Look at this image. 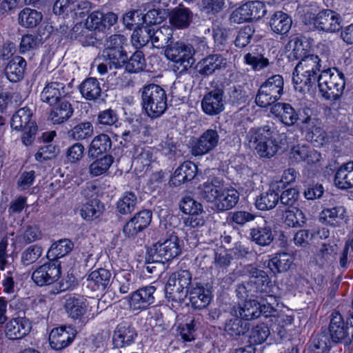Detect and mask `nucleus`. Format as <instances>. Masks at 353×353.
Returning <instances> with one entry per match:
<instances>
[{
  "label": "nucleus",
  "mask_w": 353,
  "mask_h": 353,
  "mask_svg": "<svg viewBox=\"0 0 353 353\" xmlns=\"http://www.w3.org/2000/svg\"><path fill=\"white\" fill-rule=\"evenodd\" d=\"M227 60L220 54H214L203 58L198 64L199 73L204 77H208L216 71L225 68Z\"/></svg>",
  "instance_id": "nucleus-26"
},
{
  "label": "nucleus",
  "mask_w": 353,
  "mask_h": 353,
  "mask_svg": "<svg viewBox=\"0 0 353 353\" xmlns=\"http://www.w3.org/2000/svg\"><path fill=\"white\" fill-rule=\"evenodd\" d=\"M50 114V119L53 123H62L73 114L72 105L65 99L59 101Z\"/></svg>",
  "instance_id": "nucleus-40"
},
{
  "label": "nucleus",
  "mask_w": 353,
  "mask_h": 353,
  "mask_svg": "<svg viewBox=\"0 0 353 353\" xmlns=\"http://www.w3.org/2000/svg\"><path fill=\"white\" fill-rule=\"evenodd\" d=\"M112 273L107 269L99 268L92 271L88 276V285L95 290L103 291L111 283Z\"/></svg>",
  "instance_id": "nucleus-35"
},
{
  "label": "nucleus",
  "mask_w": 353,
  "mask_h": 353,
  "mask_svg": "<svg viewBox=\"0 0 353 353\" xmlns=\"http://www.w3.org/2000/svg\"><path fill=\"white\" fill-rule=\"evenodd\" d=\"M292 20L285 12L276 11L271 14L269 25L271 30L276 34L284 35L291 29Z\"/></svg>",
  "instance_id": "nucleus-30"
},
{
  "label": "nucleus",
  "mask_w": 353,
  "mask_h": 353,
  "mask_svg": "<svg viewBox=\"0 0 353 353\" xmlns=\"http://www.w3.org/2000/svg\"><path fill=\"white\" fill-rule=\"evenodd\" d=\"M79 91L85 99L95 101L101 94V88L99 81L96 78H88L79 85Z\"/></svg>",
  "instance_id": "nucleus-45"
},
{
  "label": "nucleus",
  "mask_w": 353,
  "mask_h": 353,
  "mask_svg": "<svg viewBox=\"0 0 353 353\" xmlns=\"http://www.w3.org/2000/svg\"><path fill=\"white\" fill-rule=\"evenodd\" d=\"M11 127L17 131L23 132L21 139L24 145H29L34 141L37 132V125L29 108H21L13 114Z\"/></svg>",
  "instance_id": "nucleus-9"
},
{
  "label": "nucleus",
  "mask_w": 353,
  "mask_h": 353,
  "mask_svg": "<svg viewBox=\"0 0 353 353\" xmlns=\"http://www.w3.org/2000/svg\"><path fill=\"white\" fill-rule=\"evenodd\" d=\"M239 199V193L235 189L223 188L214 207L217 211H225L234 208Z\"/></svg>",
  "instance_id": "nucleus-43"
},
{
  "label": "nucleus",
  "mask_w": 353,
  "mask_h": 353,
  "mask_svg": "<svg viewBox=\"0 0 353 353\" xmlns=\"http://www.w3.org/2000/svg\"><path fill=\"white\" fill-rule=\"evenodd\" d=\"M270 112L286 126H292L300 119L298 112L289 103H276Z\"/></svg>",
  "instance_id": "nucleus-23"
},
{
  "label": "nucleus",
  "mask_w": 353,
  "mask_h": 353,
  "mask_svg": "<svg viewBox=\"0 0 353 353\" xmlns=\"http://www.w3.org/2000/svg\"><path fill=\"white\" fill-rule=\"evenodd\" d=\"M43 248L38 245H32L26 248L21 254V263L25 266L36 262L42 255Z\"/></svg>",
  "instance_id": "nucleus-62"
},
{
  "label": "nucleus",
  "mask_w": 353,
  "mask_h": 353,
  "mask_svg": "<svg viewBox=\"0 0 353 353\" xmlns=\"http://www.w3.org/2000/svg\"><path fill=\"white\" fill-rule=\"evenodd\" d=\"M250 330V323L237 315V312L232 310L231 316L226 319L224 331L231 338L238 339Z\"/></svg>",
  "instance_id": "nucleus-22"
},
{
  "label": "nucleus",
  "mask_w": 353,
  "mask_h": 353,
  "mask_svg": "<svg viewBox=\"0 0 353 353\" xmlns=\"http://www.w3.org/2000/svg\"><path fill=\"white\" fill-rule=\"evenodd\" d=\"M266 13L264 3L259 1H248L234 10L230 17L231 23H243L261 19Z\"/></svg>",
  "instance_id": "nucleus-12"
},
{
  "label": "nucleus",
  "mask_w": 353,
  "mask_h": 353,
  "mask_svg": "<svg viewBox=\"0 0 353 353\" xmlns=\"http://www.w3.org/2000/svg\"><path fill=\"white\" fill-rule=\"evenodd\" d=\"M243 272L249 276L248 281L256 298L268 296L270 300H275L271 293L270 279L267 273L250 264L243 268Z\"/></svg>",
  "instance_id": "nucleus-11"
},
{
  "label": "nucleus",
  "mask_w": 353,
  "mask_h": 353,
  "mask_svg": "<svg viewBox=\"0 0 353 353\" xmlns=\"http://www.w3.org/2000/svg\"><path fill=\"white\" fill-rule=\"evenodd\" d=\"M153 149L148 146H137L134 148L132 165L135 170L141 172L144 168H148L153 158Z\"/></svg>",
  "instance_id": "nucleus-37"
},
{
  "label": "nucleus",
  "mask_w": 353,
  "mask_h": 353,
  "mask_svg": "<svg viewBox=\"0 0 353 353\" xmlns=\"http://www.w3.org/2000/svg\"><path fill=\"white\" fill-rule=\"evenodd\" d=\"M292 263V256L286 253H278L268 261V267L273 273L286 272Z\"/></svg>",
  "instance_id": "nucleus-47"
},
{
  "label": "nucleus",
  "mask_w": 353,
  "mask_h": 353,
  "mask_svg": "<svg viewBox=\"0 0 353 353\" xmlns=\"http://www.w3.org/2000/svg\"><path fill=\"white\" fill-rule=\"evenodd\" d=\"M274 128L265 125L250 131V142H253L256 152L263 158H271L279 150L278 142L273 137Z\"/></svg>",
  "instance_id": "nucleus-4"
},
{
  "label": "nucleus",
  "mask_w": 353,
  "mask_h": 353,
  "mask_svg": "<svg viewBox=\"0 0 353 353\" xmlns=\"http://www.w3.org/2000/svg\"><path fill=\"white\" fill-rule=\"evenodd\" d=\"M290 159L296 162L305 161L308 164L316 163L321 159V154L306 145L294 146L290 151Z\"/></svg>",
  "instance_id": "nucleus-28"
},
{
  "label": "nucleus",
  "mask_w": 353,
  "mask_h": 353,
  "mask_svg": "<svg viewBox=\"0 0 353 353\" xmlns=\"http://www.w3.org/2000/svg\"><path fill=\"white\" fill-rule=\"evenodd\" d=\"M137 334L135 329L127 322L119 323L113 334V344L115 347H123L130 345L137 337Z\"/></svg>",
  "instance_id": "nucleus-24"
},
{
  "label": "nucleus",
  "mask_w": 353,
  "mask_h": 353,
  "mask_svg": "<svg viewBox=\"0 0 353 353\" xmlns=\"http://www.w3.org/2000/svg\"><path fill=\"white\" fill-rule=\"evenodd\" d=\"M63 80L49 82L41 93V100L50 105H53L59 101L65 99L68 92L65 88L66 81Z\"/></svg>",
  "instance_id": "nucleus-20"
},
{
  "label": "nucleus",
  "mask_w": 353,
  "mask_h": 353,
  "mask_svg": "<svg viewBox=\"0 0 353 353\" xmlns=\"http://www.w3.org/2000/svg\"><path fill=\"white\" fill-rule=\"evenodd\" d=\"M194 54V50L191 45L180 41H172L165 50V57L181 65L183 70H188L192 66L195 61L193 58Z\"/></svg>",
  "instance_id": "nucleus-13"
},
{
  "label": "nucleus",
  "mask_w": 353,
  "mask_h": 353,
  "mask_svg": "<svg viewBox=\"0 0 353 353\" xmlns=\"http://www.w3.org/2000/svg\"><path fill=\"white\" fill-rule=\"evenodd\" d=\"M260 303L252 299L245 301L243 306L239 307V316L244 321L256 319L261 314Z\"/></svg>",
  "instance_id": "nucleus-52"
},
{
  "label": "nucleus",
  "mask_w": 353,
  "mask_h": 353,
  "mask_svg": "<svg viewBox=\"0 0 353 353\" xmlns=\"http://www.w3.org/2000/svg\"><path fill=\"white\" fill-rule=\"evenodd\" d=\"M137 204V196L132 192H128L118 201L117 209L120 214H128L135 210Z\"/></svg>",
  "instance_id": "nucleus-60"
},
{
  "label": "nucleus",
  "mask_w": 353,
  "mask_h": 353,
  "mask_svg": "<svg viewBox=\"0 0 353 353\" xmlns=\"http://www.w3.org/2000/svg\"><path fill=\"white\" fill-rule=\"evenodd\" d=\"M173 40L172 28L166 26H154L151 43L154 48L157 49L167 48Z\"/></svg>",
  "instance_id": "nucleus-31"
},
{
  "label": "nucleus",
  "mask_w": 353,
  "mask_h": 353,
  "mask_svg": "<svg viewBox=\"0 0 353 353\" xmlns=\"http://www.w3.org/2000/svg\"><path fill=\"white\" fill-rule=\"evenodd\" d=\"M263 52V48L260 46L251 48L250 52L244 55L245 63L250 65L254 71H260L268 67L271 63Z\"/></svg>",
  "instance_id": "nucleus-27"
},
{
  "label": "nucleus",
  "mask_w": 353,
  "mask_h": 353,
  "mask_svg": "<svg viewBox=\"0 0 353 353\" xmlns=\"http://www.w3.org/2000/svg\"><path fill=\"white\" fill-rule=\"evenodd\" d=\"M282 219L285 225L292 228L303 227L306 223V217L302 210L298 208L280 210Z\"/></svg>",
  "instance_id": "nucleus-42"
},
{
  "label": "nucleus",
  "mask_w": 353,
  "mask_h": 353,
  "mask_svg": "<svg viewBox=\"0 0 353 353\" xmlns=\"http://www.w3.org/2000/svg\"><path fill=\"white\" fill-rule=\"evenodd\" d=\"M61 274V263L57 259H52L34 270L32 279L39 286L49 285L56 282Z\"/></svg>",
  "instance_id": "nucleus-14"
},
{
  "label": "nucleus",
  "mask_w": 353,
  "mask_h": 353,
  "mask_svg": "<svg viewBox=\"0 0 353 353\" xmlns=\"http://www.w3.org/2000/svg\"><path fill=\"white\" fill-rule=\"evenodd\" d=\"M26 66V60L19 56H16L10 60L5 68L8 79L11 82H18L23 77Z\"/></svg>",
  "instance_id": "nucleus-36"
},
{
  "label": "nucleus",
  "mask_w": 353,
  "mask_h": 353,
  "mask_svg": "<svg viewBox=\"0 0 353 353\" xmlns=\"http://www.w3.org/2000/svg\"><path fill=\"white\" fill-rule=\"evenodd\" d=\"M343 19L336 12L325 9L316 14L307 13L304 15L305 25H313L314 29L325 32H335L342 28Z\"/></svg>",
  "instance_id": "nucleus-7"
},
{
  "label": "nucleus",
  "mask_w": 353,
  "mask_h": 353,
  "mask_svg": "<svg viewBox=\"0 0 353 353\" xmlns=\"http://www.w3.org/2000/svg\"><path fill=\"white\" fill-rule=\"evenodd\" d=\"M43 19L41 12L26 8L19 14V23L26 28H34L39 25Z\"/></svg>",
  "instance_id": "nucleus-48"
},
{
  "label": "nucleus",
  "mask_w": 353,
  "mask_h": 353,
  "mask_svg": "<svg viewBox=\"0 0 353 353\" xmlns=\"http://www.w3.org/2000/svg\"><path fill=\"white\" fill-rule=\"evenodd\" d=\"M330 340L325 333L314 336L310 343V350L312 353H328L330 349Z\"/></svg>",
  "instance_id": "nucleus-57"
},
{
  "label": "nucleus",
  "mask_w": 353,
  "mask_h": 353,
  "mask_svg": "<svg viewBox=\"0 0 353 353\" xmlns=\"http://www.w3.org/2000/svg\"><path fill=\"white\" fill-rule=\"evenodd\" d=\"M123 23L128 30L134 29L144 23L143 12L141 9H132L123 14Z\"/></svg>",
  "instance_id": "nucleus-59"
},
{
  "label": "nucleus",
  "mask_w": 353,
  "mask_h": 353,
  "mask_svg": "<svg viewBox=\"0 0 353 353\" xmlns=\"http://www.w3.org/2000/svg\"><path fill=\"white\" fill-rule=\"evenodd\" d=\"M141 105L146 114L151 119L161 117L168 108L165 90L160 85L150 83L141 90Z\"/></svg>",
  "instance_id": "nucleus-2"
},
{
  "label": "nucleus",
  "mask_w": 353,
  "mask_h": 353,
  "mask_svg": "<svg viewBox=\"0 0 353 353\" xmlns=\"http://www.w3.org/2000/svg\"><path fill=\"white\" fill-rule=\"evenodd\" d=\"M197 172L196 165L192 161H186L180 165L174 171L171 181L174 185L192 180Z\"/></svg>",
  "instance_id": "nucleus-29"
},
{
  "label": "nucleus",
  "mask_w": 353,
  "mask_h": 353,
  "mask_svg": "<svg viewBox=\"0 0 353 353\" xmlns=\"http://www.w3.org/2000/svg\"><path fill=\"white\" fill-rule=\"evenodd\" d=\"M224 92L221 88H215L206 93L202 101L203 111L209 116L219 114L224 110Z\"/></svg>",
  "instance_id": "nucleus-18"
},
{
  "label": "nucleus",
  "mask_w": 353,
  "mask_h": 353,
  "mask_svg": "<svg viewBox=\"0 0 353 353\" xmlns=\"http://www.w3.org/2000/svg\"><path fill=\"white\" fill-rule=\"evenodd\" d=\"M128 39L123 34H112L109 37L105 43V48L103 52H112L125 50L124 46L127 45Z\"/></svg>",
  "instance_id": "nucleus-64"
},
{
  "label": "nucleus",
  "mask_w": 353,
  "mask_h": 353,
  "mask_svg": "<svg viewBox=\"0 0 353 353\" xmlns=\"http://www.w3.org/2000/svg\"><path fill=\"white\" fill-rule=\"evenodd\" d=\"M279 199L278 193L273 190H269L256 197L255 205L259 210L273 209L278 204Z\"/></svg>",
  "instance_id": "nucleus-50"
},
{
  "label": "nucleus",
  "mask_w": 353,
  "mask_h": 353,
  "mask_svg": "<svg viewBox=\"0 0 353 353\" xmlns=\"http://www.w3.org/2000/svg\"><path fill=\"white\" fill-rule=\"evenodd\" d=\"M219 135L214 129L206 130L192 143L191 152L194 156H203L212 151L219 144Z\"/></svg>",
  "instance_id": "nucleus-15"
},
{
  "label": "nucleus",
  "mask_w": 353,
  "mask_h": 353,
  "mask_svg": "<svg viewBox=\"0 0 353 353\" xmlns=\"http://www.w3.org/2000/svg\"><path fill=\"white\" fill-rule=\"evenodd\" d=\"M112 163V156L105 154L103 157L96 159L90 165V173L95 176H99L108 170Z\"/></svg>",
  "instance_id": "nucleus-61"
},
{
  "label": "nucleus",
  "mask_w": 353,
  "mask_h": 353,
  "mask_svg": "<svg viewBox=\"0 0 353 353\" xmlns=\"http://www.w3.org/2000/svg\"><path fill=\"white\" fill-rule=\"evenodd\" d=\"M270 334V331L266 324H257L251 329L249 342L251 345L262 344L266 341Z\"/></svg>",
  "instance_id": "nucleus-56"
},
{
  "label": "nucleus",
  "mask_w": 353,
  "mask_h": 353,
  "mask_svg": "<svg viewBox=\"0 0 353 353\" xmlns=\"http://www.w3.org/2000/svg\"><path fill=\"white\" fill-rule=\"evenodd\" d=\"M112 147V141L108 135L101 134L96 136L88 146V157L94 159L107 152Z\"/></svg>",
  "instance_id": "nucleus-33"
},
{
  "label": "nucleus",
  "mask_w": 353,
  "mask_h": 353,
  "mask_svg": "<svg viewBox=\"0 0 353 353\" xmlns=\"http://www.w3.org/2000/svg\"><path fill=\"white\" fill-rule=\"evenodd\" d=\"M76 334L77 331L70 326L54 328L50 333V345L56 350H61L72 342Z\"/></svg>",
  "instance_id": "nucleus-19"
},
{
  "label": "nucleus",
  "mask_w": 353,
  "mask_h": 353,
  "mask_svg": "<svg viewBox=\"0 0 353 353\" xmlns=\"http://www.w3.org/2000/svg\"><path fill=\"white\" fill-rule=\"evenodd\" d=\"M286 48L291 51L288 57L292 60L299 59V61H301L310 54L309 43L302 37H292L288 41Z\"/></svg>",
  "instance_id": "nucleus-32"
},
{
  "label": "nucleus",
  "mask_w": 353,
  "mask_h": 353,
  "mask_svg": "<svg viewBox=\"0 0 353 353\" xmlns=\"http://www.w3.org/2000/svg\"><path fill=\"white\" fill-rule=\"evenodd\" d=\"M345 210L343 207H334L325 209L321 214V219L332 226H337L343 220Z\"/></svg>",
  "instance_id": "nucleus-55"
},
{
  "label": "nucleus",
  "mask_w": 353,
  "mask_h": 353,
  "mask_svg": "<svg viewBox=\"0 0 353 353\" xmlns=\"http://www.w3.org/2000/svg\"><path fill=\"white\" fill-rule=\"evenodd\" d=\"M64 307L70 318L84 323L83 316L86 312V305L83 298L70 296L65 300Z\"/></svg>",
  "instance_id": "nucleus-34"
},
{
  "label": "nucleus",
  "mask_w": 353,
  "mask_h": 353,
  "mask_svg": "<svg viewBox=\"0 0 353 353\" xmlns=\"http://www.w3.org/2000/svg\"><path fill=\"white\" fill-rule=\"evenodd\" d=\"M284 81L281 75L275 74L269 77L260 86L255 98L259 107L266 108L278 101L283 93Z\"/></svg>",
  "instance_id": "nucleus-6"
},
{
  "label": "nucleus",
  "mask_w": 353,
  "mask_h": 353,
  "mask_svg": "<svg viewBox=\"0 0 353 353\" xmlns=\"http://www.w3.org/2000/svg\"><path fill=\"white\" fill-rule=\"evenodd\" d=\"M154 26L142 24L134 28L132 34V42L136 48L143 47L152 41Z\"/></svg>",
  "instance_id": "nucleus-44"
},
{
  "label": "nucleus",
  "mask_w": 353,
  "mask_h": 353,
  "mask_svg": "<svg viewBox=\"0 0 353 353\" xmlns=\"http://www.w3.org/2000/svg\"><path fill=\"white\" fill-rule=\"evenodd\" d=\"M152 214V212L149 210H141L135 214L123 228L125 236L134 238L145 230L151 222Z\"/></svg>",
  "instance_id": "nucleus-17"
},
{
  "label": "nucleus",
  "mask_w": 353,
  "mask_h": 353,
  "mask_svg": "<svg viewBox=\"0 0 353 353\" xmlns=\"http://www.w3.org/2000/svg\"><path fill=\"white\" fill-rule=\"evenodd\" d=\"M103 57L110 69H120L124 66L128 60V56L125 50L103 52Z\"/></svg>",
  "instance_id": "nucleus-54"
},
{
  "label": "nucleus",
  "mask_w": 353,
  "mask_h": 353,
  "mask_svg": "<svg viewBox=\"0 0 353 353\" xmlns=\"http://www.w3.org/2000/svg\"><path fill=\"white\" fill-rule=\"evenodd\" d=\"M85 23H77L72 29L71 38L78 40L83 46H94L97 39Z\"/></svg>",
  "instance_id": "nucleus-46"
},
{
  "label": "nucleus",
  "mask_w": 353,
  "mask_h": 353,
  "mask_svg": "<svg viewBox=\"0 0 353 353\" xmlns=\"http://www.w3.org/2000/svg\"><path fill=\"white\" fill-rule=\"evenodd\" d=\"M251 240L261 246L269 245L274 240V234L271 226L265 223L250 230Z\"/></svg>",
  "instance_id": "nucleus-38"
},
{
  "label": "nucleus",
  "mask_w": 353,
  "mask_h": 353,
  "mask_svg": "<svg viewBox=\"0 0 353 353\" xmlns=\"http://www.w3.org/2000/svg\"><path fill=\"white\" fill-rule=\"evenodd\" d=\"M32 329V323L25 317L12 319L5 327V334L10 340L21 339L26 336Z\"/></svg>",
  "instance_id": "nucleus-21"
},
{
  "label": "nucleus",
  "mask_w": 353,
  "mask_h": 353,
  "mask_svg": "<svg viewBox=\"0 0 353 353\" xmlns=\"http://www.w3.org/2000/svg\"><path fill=\"white\" fill-rule=\"evenodd\" d=\"M327 68L324 57L309 54L296 64L292 77L295 89L303 91L310 89L315 84L321 72Z\"/></svg>",
  "instance_id": "nucleus-1"
},
{
  "label": "nucleus",
  "mask_w": 353,
  "mask_h": 353,
  "mask_svg": "<svg viewBox=\"0 0 353 353\" xmlns=\"http://www.w3.org/2000/svg\"><path fill=\"white\" fill-rule=\"evenodd\" d=\"M181 252L179 239L176 234L168 232L163 241H159L148 250V254L152 261L165 263L178 256Z\"/></svg>",
  "instance_id": "nucleus-5"
},
{
  "label": "nucleus",
  "mask_w": 353,
  "mask_h": 353,
  "mask_svg": "<svg viewBox=\"0 0 353 353\" xmlns=\"http://www.w3.org/2000/svg\"><path fill=\"white\" fill-rule=\"evenodd\" d=\"M125 70L130 73H136L143 70L145 66L143 54L137 50L125 63Z\"/></svg>",
  "instance_id": "nucleus-63"
},
{
  "label": "nucleus",
  "mask_w": 353,
  "mask_h": 353,
  "mask_svg": "<svg viewBox=\"0 0 353 353\" xmlns=\"http://www.w3.org/2000/svg\"><path fill=\"white\" fill-rule=\"evenodd\" d=\"M94 133L93 125L90 121L78 123L68 132V136L75 141H81L91 137Z\"/></svg>",
  "instance_id": "nucleus-51"
},
{
  "label": "nucleus",
  "mask_w": 353,
  "mask_h": 353,
  "mask_svg": "<svg viewBox=\"0 0 353 353\" xmlns=\"http://www.w3.org/2000/svg\"><path fill=\"white\" fill-rule=\"evenodd\" d=\"M199 194L207 202L213 203L214 205L217 202L223 187L217 180H213L211 182L204 183L200 188Z\"/></svg>",
  "instance_id": "nucleus-41"
},
{
  "label": "nucleus",
  "mask_w": 353,
  "mask_h": 353,
  "mask_svg": "<svg viewBox=\"0 0 353 353\" xmlns=\"http://www.w3.org/2000/svg\"><path fill=\"white\" fill-rule=\"evenodd\" d=\"M192 306L195 309H203L209 305L212 299V293L201 283H195L191 285L188 292Z\"/></svg>",
  "instance_id": "nucleus-25"
},
{
  "label": "nucleus",
  "mask_w": 353,
  "mask_h": 353,
  "mask_svg": "<svg viewBox=\"0 0 353 353\" xmlns=\"http://www.w3.org/2000/svg\"><path fill=\"white\" fill-rule=\"evenodd\" d=\"M334 183L341 189L353 188V161L340 166L336 172Z\"/></svg>",
  "instance_id": "nucleus-39"
},
{
  "label": "nucleus",
  "mask_w": 353,
  "mask_h": 353,
  "mask_svg": "<svg viewBox=\"0 0 353 353\" xmlns=\"http://www.w3.org/2000/svg\"><path fill=\"white\" fill-rule=\"evenodd\" d=\"M156 288L153 285H147L133 292L129 296L130 307L134 310H146L155 302Z\"/></svg>",
  "instance_id": "nucleus-16"
},
{
  "label": "nucleus",
  "mask_w": 353,
  "mask_h": 353,
  "mask_svg": "<svg viewBox=\"0 0 353 353\" xmlns=\"http://www.w3.org/2000/svg\"><path fill=\"white\" fill-rule=\"evenodd\" d=\"M316 82L322 97L332 101L340 98L345 85L343 74L335 68H329L319 74Z\"/></svg>",
  "instance_id": "nucleus-3"
},
{
  "label": "nucleus",
  "mask_w": 353,
  "mask_h": 353,
  "mask_svg": "<svg viewBox=\"0 0 353 353\" xmlns=\"http://www.w3.org/2000/svg\"><path fill=\"white\" fill-rule=\"evenodd\" d=\"M74 248V243L68 239H61L57 242L54 243L48 253L53 256L55 259H58L64 256L65 255L70 253Z\"/></svg>",
  "instance_id": "nucleus-58"
},
{
  "label": "nucleus",
  "mask_w": 353,
  "mask_h": 353,
  "mask_svg": "<svg viewBox=\"0 0 353 353\" xmlns=\"http://www.w3.org/2000/svg\"><path fill=\"white\" fill-rule=\"evenodd\" d=\"M192 283V274L188 270L174 272L165 285L166 297L173 301H182L188 296Z\"/></svg>",
  "instance_id": "nucleus-8"
},
{
  "label": "nucleus",
  "mask_w": 353,
  "mask_h": 353,
  "mask_svg": "<svg viewBox=\"0 0 353 353\" xmlns=\"http://www.w3.org/2000/svg\"><path fill=\"white\" fill-rule=\"evenodd\" d=\"M192 20V12L185 8L174 9L170 17V23L178 28H185L189 26Z\"/></svg>",
  "instance_id": "nucleus-49"
},
{
  "label": "nucleus",
  "mask_w": 353,
  "mask_h": 353,
  "mask_svg": "<svg viewBox=\"0 0 353 353\" xmlns=\"http://www.w3.org/2000/svg\"><path fill=\"white\" fill-rule=\"evenodd\" d=\"M103 210V205L98 199L87 201L81 209V216L88 221L99 217Z\"/></svg>",
  "instance_id": "nucleus-53"
},
{
  "label": "nucleus",
  "mask_w": 353,
  "mask_h": 353,
  "mask_svg": "<svg viewBox=\"0 0 353 353\" xmlns=\"http://www.w3.org/2000/svg\"><path fill=\"white\" fill-rule=\"evenodd\" d=\"M329 332L333 343L350 345L353 341V319L350 316L345 322L339 312H333L330 315Z\"/></svg>",
  "instance_id": "nucleus-10"
}]
</instances>
